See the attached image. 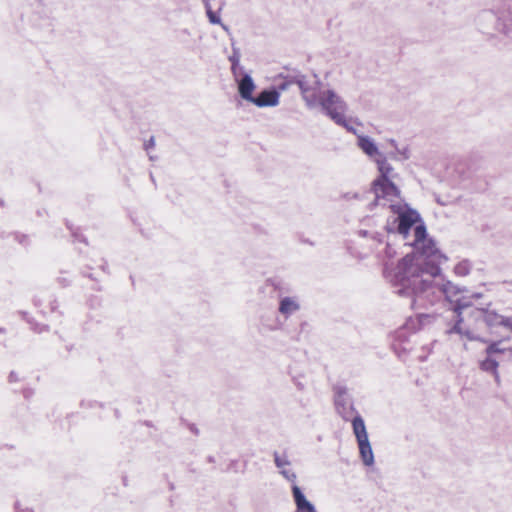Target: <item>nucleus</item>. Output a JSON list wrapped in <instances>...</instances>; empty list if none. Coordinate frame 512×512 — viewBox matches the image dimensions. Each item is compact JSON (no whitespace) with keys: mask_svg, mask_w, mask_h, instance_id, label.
<instances>
[{"mask_svg":"<svg viewBox=\"0 0 512 512\" xmlns=\"http://www.w3.org/2000/svg\"><path fill=\"white\" fill-rule=\"evenodd\" d=\"M383 274L395 293L411 299L413 309L427 308L443 298L454 303L457 321L446 334L456 333L468 341H485L483 336L486 329L482 319L485 309L471 308L468 314L463 315V310L470 308L471 299H478L482 295H462L463 291L444 280L433 258H388Z\"/></svg>","mask_w":512,"mask_h":512,"instance_id":"nucleus-1","label":"nucleus"},{"mask_svg":"<svg viewBox=\"0 0 512 512\" xmlns=\"http://www.w3.org/2000/svg\"><path fill=\"white\" fill-rule=\"evenodd\" d=\"M385 207H388L397 215L395 219V222H397L396 231L404 239L408 238L410 229L414 227V239L407 243L414 248V256H435L438 253L437 245L432 238L428 237L426 227L419 213L409 207L401 196L387 201Z\"/></svg>","mask_w":512,"mask_h":512,"instance_id":"nucleus-2","label":"nucleus"},{"mask_svg":"<svg viewBox=\"0 0 512 512\" xmlns=\"http://www.w3.org/2000/svg\"><path fill=\"white\" fill-rule=\"evenodd\" d=\"M477 25L484 33L495 31L512 39V0H497L492 10L478 14Z\"/></svg>","mask_w":512,"mask_h":512,"instance_id":"nucleus-3","label":"nucleus"},{"mask_svg":"<svg viewBox=\"0 0 512 512\" xmlns=\"http://www.w3.org/2000/svg\"><path fill=\"white\" fill-rule=\"evenodd\" d=\"M379 176L373 181L372 191L374 193V205L385 207L387 201L393 200L400 196V190L396 186L395 181L398 174L394 168L388 163L385 155L375 161Z\"/></svg>","mask_w":512,"mask_h":512,"instance_id":"nucleus-4","label":"nucleus"},{"mask_svg":"<svg viewBox=\"0 0 512 512\" xmlns=\"http://www.w3.org/2000/svg\"><path fill=\"white\" fill-rule=\"evenodd\" d=\"M320 107L338 125L352 130L346 119L347 105L345 101L332 89L322 87L318 89L315 103L311 108Z\"/></svg>","mask_w":512,"mask_h":512,"instance_id":"nucleus-5","label":"nucleus"},{"mask_svg":"<svg viewBox=\"0 0 512 512\" xmlns=\"http://www.w3.org/2000/svg\"><path fill=\"white\" fill-rule=\"evenodd\" d=\"M273 287L278 298V312L288 319L301 310V300L298 295H289L291 288L281 282H273Z\"/></svg>","mask_w":512,"mask_h":512,"instance_id":"nucleus-6","label":"nucleus"},{"mask_svg":"<svg viewBox=\"0 0 512 512\" xmlns=\"http://www.w3.org/2000/svg\"><path fill=\"white\" fill-rule=\"evenodd\" d=\"M274 464L278 469L279 474L291 483V492L293 493V487L298 486L296 484L297 475L292 468L291 461L286 452L279 453L275 451L273 453Z\"/></svg>","mask_w":512,"mask_h":512,"instance_id":"nucleus-7","label":"nucleus"},{"mask_svg":"<svg viewBox=\"0 0 512 512\" xmlns=\"http://www.w3.org/2000/svg\"><path fill=\"white\" fill-rule=\"evenodd\" d=\"M304 101L308 107H312L315 103V97L317 95L318 89L323 86L320 84L319 80L316 76H313L312 80L307 79L305 76H298L296 80Z\"/></svg>","mask_w":512,"mask_h":512,"instance_id":"nucleus-8","label":"nucleus"},{"mask_svg":"<svg viewBox=\"0 0 512 512\" xmlns=\"http://www.w3.org/2000/svg\"><path fill=\"white\" fill-rule=\"evenodd\" d=\"M335 407L338 414L346 421L350 420L351 417L357 413L351 398L347 394L345 388H337L335 391Z\"/></svg>","mask_w":512,"mask_h":512,"instance_id":"nucleus-9","label":"nucleus"},{"mask_svg":"<svg viewBox=\"0 0 512 512\" xmlns=\"http://www.w3.org/2000/svg\"><path fill=\"white\" fill-rule=\"evenodd\" d=\"M358 147L374 162L380 159L384 154L379 150L375 141L366 135H358Z\"/></svg>","mask_w":512,"mask_h":512,"instance_id":"nucleus-10","label":"nucleus"},{"mask_svg":"<svg viewBox=\"0 0 512 512\" xmlns=\"http://www.w3.org/2000/svg\"><path fill=\"white\" fill-rule=\"evenodd\" d=\"M280 94L276 90H264L251 103L258 107H274L279 104Z\"/></svg>","mask_w":512,"mask_h":512,"instance_id":"nucleus-11","label":"nucleus"},{"mask_svg":"<svg viewBox=\"0 0 512 512\" xmlns=\"http://www.w3.org/2000/svg\"><path fill=\"white\" fill-rule=\"evenodd\" d=\"M293 500L295 512H317L315 506L306 498L299 486L293 487Z\"/></svg>","mask_w":512,"mask_h":512,"instance_id":"nucleus-12","label":"nucleus"},{"mask_svg":"<svg viewBox=\"0 0 512 512\" xmlns=\"http://www.w3.org/2000/svg\"><path fill=\"white\" fill-rule=\"evenodd\" d=\"M256 85L249 74H244L240 80H238V92L242 99L251 102L254 98L253 91Z\"/></svg>","mask_w":512,"mask_h":512,"instance_id":"nucleus-13","label":"nucleus"},{"mask_svg":"<svg viewBox=\"0 0 512 512\" xmlns=\"http://www.w3.org/2000/svg\"><path fill=\"white\" fill-rule=\"evenodd\" d=\"M351 418L353 433L357 442L368 439V433L363 418L358 413H355Z\"/></svg>","mask_w":512,"mask_h":512,"instance_id":"nucleus-14","label":"nucleus"},{"mask_svg":"<svg viewBox=\"0 0 512 512\" xmlns=\"http://www.w3.org/2000/svg\"><path fill=\"white\" fill-rule=\"evenodd\" d=\"M359 453L363 463L366 466H371L374 464V454L369 442V438L365 440L358 441Z\"/></svg>","mask_w":512,"mask_h":512,"instance_id":"nucleus-15","label":"nucleus"},{"mask_svg":"<svg viewBox=\"0 0 512 512\" xmlns=\"http://www.w3.org/2000/svg\"><path fill=\"white\" fill-rule=\"evenodd\" d=\"M498 366H499V363L495 359H493L489 356L480 363V368L485 372H490L494 376L497 384L500 383V375L498 372Z\"/></svg>","mask_w":512,"mask_h":512,"instance_id":"nucleus-16","label":"nucleus"},{"mask_svg":"<svg viewBox=\"0 0 512 512\" xmlns=\"http://www.w3.org/2000/svg\"><path fill=\"white\" fill-rule=\"evenodd\" d=\"M434 319V315L431 314H418L415 319L409 321L408 325L413 329H421L425 325L432 323Z\"/></svg>","mask_w":512,"mask_h":512,"instance_id":"nucleus-17","label":"nucleus"},{"mask_svg":"<svg viewBox=\"0 0 512 512\" xmlns=\"http://www.w3.org/2000/svg\"><path fill=\"white\" fill-rule=\"evenodd\" d=\"M501 316L494 311L485 309V316L482 318L484 321L485 329L487 330L490 327L497 326L500 324Z\"/></svg>","mask_w":512,"mask_h":512,"instance_id":"nucleus-18","label":"nucleus"},{"mask_svg":"<svg viewBox=\"0 0 512 512\" xmlns=\"http://www.w3.org/2000/svg\"><path fill=\"white\" fill-rule=\"evenodd\" d=\"M42 14L43 15L39 17L37 15H34L31 18V22L39 28L50 27L51 19L48 12L45 9H43Z\"/></svg>","mask_w":512,"mask_h":512,"instance_id":"nucleus-19","label":"nucleus"},{"mask_svg":"<svg viewBox=\"0 0 512 512\" xmlns=\"http://www.w3.org/2000/svg\"><path fill=\"white\" fill-rule=\"evenodd\" d=\"M229 61L232 64L231 70L235 77L238 76V72L242 69L240 67V53L238 49H233V54L229 57Z\"/></svg>","mask_w":512,"mask_h":512,"instance_id":"nucleus-20","label":"nucleus"},{"mask_svg":"<svg viewBox=\"0 0 512 512\" xmlns=\"http://www.w3.org/2000/svg\"><path fill=\"white\" fill-rule=\"evenodd\" d=\"M470 262L468 259H463L454 267V271L459 276H466L470 271Z\"/></svg>","mask_w":512,"mask_h":512,"instance_id":"nucleus-21","label":"nucleus"},{"mask_svg":"<svg viewBox=\"0 0 512 512\" xmlns=\"http://www.w3.org/2000/svg\"><path fill=\"white\" fill-rule=\"evenodd\" d=\"M207 17L212 24H219L225 31H228V27L221 22L220 16L211 9V6L206 7Z\"/></svg>","mask_w":512,"mask_h":512,"instance_id":"nucleus-22","label":"nucleus"},{"mask_svg":"<svg viewBox=\"0 0 512 512\" xmlns=\"http://www.w3.org/2000/svg\"><path fill=\"white\" fill-rule=\"evenodd\" d=\"M410 157V153L407 147L396 148V153L393 154V158L399 160H406Z\"/></svg>","mask_w":512,"mask_h":512,"instance_id":"nucleus-23","label":"nucleus"},{"mask_svg":"<svg viewBox=\"0 0 512 512\" xmlns=\"http://www.w3.org/2000/svg\"><path fill=\"white\" fill-rule=\"evenodd\" d=\"M505 349L500 348L499 342H492L487 348L486 353L488 356L494 353H503Z\"/></svg>","mask_w":512,"mask_h":512,"instance_id":"nucleus-24","label":"nucleus"},{"mask_svg":"<svg viewBox=\"0 0 512 512\" xmlns=\"http://www.w3.org/2000/svg\"><path fill=\"white\" fill-rule=\"evenodd\" d=\"M342 198L346 201L358 200L361 198V195L358 192L350 191V192L344 193L342 195Z\"/></svg>","mask_w":512,"mask_h":512,"instance_id":"nucleus-25","label":"nucleus"},{"mask_svg":"<svg viewBox=\"0 0 512 512\" xmlns=\"http://www.w3.org/2000/svg\"><path fill=\"white\" fill-rule=\"evenodd\" d=\"M15 512H33L31 509H29L27 506H25L20 501H17L15 503Z\"/></svg>","mask_w":512,"mask_h":512,"instance_id":"nucleus-26","label":"nucleus"},{"mask_svg":"<svg viewBox=\"0 0 512 512\" xmlns=\"http://www.w3.org/2000/svg\"><path fill=\"white\" fill-rule=\"evenodd\" d=\"M499 325L509 328L512 331V318L501 316Z\"/></svg>","mask_w":512,"mask_h":512,"instance_id":"nucleus-27","label":"nucleus"},{"mask_svg":"<svg viewBox=\"0 0 512 512\" xmlns=\"http://www.w3.org/2000/svg\"><path fill=\"white\" fill-rule=\"evenodd\" d=\"M155 145V140L153 137L150 138V140L147 142V144L145 145L146 149H149L151 147H154Z\"/></svg>","mask_w":512,"mask_h":512,"instance_id":"nucleus-28","label":"nucleus"},{"mask_svg":"<svg viewBox=\"0 0 512 512\" xmlns=\"http://www.w3.org/2000/svg\"><path fill=\"white\" fill-rule=\"evenodd\" d=\"M9 380L10 382H13V381H16L17 378H16V375L14 372H11L10 375H9Z\"/></svg>","mask_w":512,"mask_h":512,"instance_id":"nucleus-29","label":"nucleus"},{"mask_svg":"<svg viewBox=\"0 0 512 512\" xmlns=\"http://www.w3.org/2000/svg\"><path fill=\"white\" fill-rule=\"evenodd\" d=\"M202 1H203L204 5H205V8L211 6L210 5V1L211 0H202Z\"/></svg>","mask_w":512,"mask_h":512,"instance_id":"nucleus-30","label":"nucleus"},{"mask_svg":"<svg viewBox=\"0 0 512 512\" xmlns=\"http://www.w3.org/2000/svg\"><path fill=\"white\" fill-rule=\"evenodd\" d=\"M35 331L41 332L42 329L33 328Z\"/></svg>","mask_w":512,"mask_h":512,"instance_id":"nucleus-31","label":"nucleus"}]
</instances>
